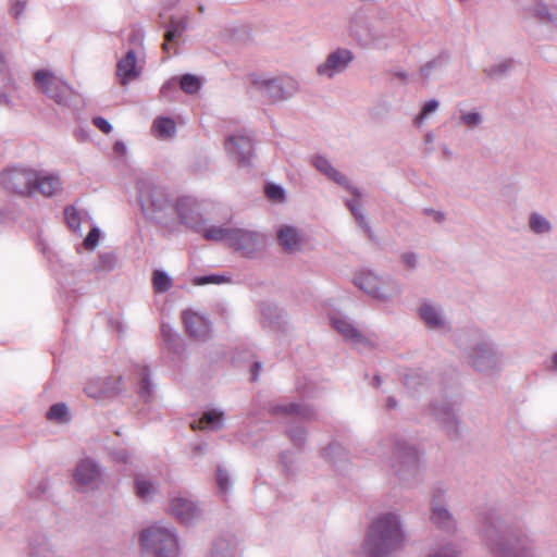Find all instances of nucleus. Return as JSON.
<instances>
[{
	"label": "nucleus",
	"mask_w": 557,
	"mask_h": 557,
	"mask_svg": "<svg viewBox=\"0 0 557 557\" xmlns=\"http://www.w3.org/2000/svg\"><path fill=\"white\" fill-rule=\"evenodd\" d=\"M259 368H260V364H259V363H256V364H255V369H253V371H252V380H256V379H257Z\"/></svg>",
	"instance_id": "45"
},
{
	"label": "nucleus",
	"mask_w": 557,
	"mask_h": 557,
	"mask_svg": "<svg viewBox=\"0 0 557 557\" xmlns=\"http://www.w3.org/2000/svg\"><path fill=\"white\" fill-rule=\"evenodd\" d=\"M473 363H474V366H475L476 368H479L480 370H481V369H483V367L481 366V363H480L478 360H474V361H473Z\"/></svg>",
	"instance_id": "48"
},
{
	"label": "nucleus",
	"mask_w": 557,
	"mask_h": 557,
	"mask_svg": "<svg viewBox=\"0 0 557 557\" xmlns=\"http://www.w3.org/2000/svg\"><path fill=\"white\" fill-rule=\"evenodd\" d=\"M152 284L154 290L158 293H164L172 287V281L170 277L159 270L153 272Z\"/></svg>",
	"instance_id": "23"
},
{
	"label": "nucleus",
	"mask_w": 557,
	"mask_h": 557,
	"mask_svg": "<svg viewBox=\"0 0 557 557\" xmlns=\"http://www.w3.org/2000/svg\"><path fill=\"white\" fill-rule=\"evenodd\" d=\"M152 131L161 138L171 137L175 133V123L169 117H159L153 122Z\"/></svg>",
	"instance_id": "21"
},
{
	"label": "nucleus",
	"mask_w": 557,
	"mask_h": 557,
	"mask_svg": "<svg viewBox=\"0 0 557 557\" xmlns=\"http://www.w3.org/2000/svg\"><path fill=\"white\" fill-rule=\"evenodd\" d=\"M351 60L352 54L349 50H337L329 55L324 64L318 67V72L321 75L332 77L334 73L344 70Z\"/></svg>",
	"instance_id": "8"
},
{
	"label": "nucleus",
	"mask_w": 557,
	"mask_h": 557,
	"mask_svg": "<svg viewBox=\"0 0 557 557\" xmlns=\"http://www.w3.org/2000/svg\"><path fill=\"white\" fill-rule=\"evenodd\" d=\"M222 413L215 410L207 411L203 413L202 418L199 420L200 429H211L216 430L221 425Z\"/></svg>",
	"instance_id": "22"
},
{
	"label": "nucleus",
	"mask_w": 557,
	"mask_h": 557,
	"mask_svg": "<svg viewBox=\"0 0 557 557\" xmlns=\"http://www.w3.org/2000/svg\"><path fill=\"white\" fill-rule=\"evenodd\" d=\"M497 554L499 555V557H507L505 553L502 552V549H497Z\"/></svg>",
	"instance_id": "49"
},
{
	"label": "nucleus",
	"mask_w": 557,
	"mask_h": 557,
	"mask_svg": "<svg viewBox=\"0 0 557 557\" xmlns=\"http://www.w3.org/2000/svg\"><path fill=\"white\" fill-rule=\"evenodd\" d=\"M530 226L535 233H544L549 231L548 221L537 214H533L531 216Z\"/></svg>",
	"instance_id": "29"
},
{
	"label": "nucleus",
	"mask_w": 557,
	"mask_h": 557,
	"mask_svg": "<svg viewBox=\"0 0 557 557\" xmlns=\"http://www.w3.org/2000/svg\"><path fill=\"white\" fill-rule=\"evenodd\" d=\"M200 84L199 77L191 74L183 75L180 81L181 88L186 94H196L200 88Z\"/></svg>",
	"instance_id": "25"
},
{
	"label": "nucleus",
	"mask_w": 557,
	"mask_h": 557,
	"mask_svg": "<svg viewBox=\"0 0 557 557\" xmlns=\"http://www.w3.org/2000/svg\"><path fill=\"white\" fill-rule=\"evenodd\" d=\"M553 366L557 369V352L553 356Z\"/></svg>",
	"instance_id": "46"
},
{
	"label": "nucleus",
	"mask_w": 557,
	"mask_h": 557,
	"mask_svg": "<svg viewBox=\"0 0 557 557\" xmlns=\"http://www.w3.org/2000/svg\"><path fill=\"white\" fill-rule=\"evenodd\" d=\"M24 7L25 4H22L20 2H17L13 8H12V14L17 17L18 15L22 14L23 10H24Z\"/></svg>",
	"instance_id": "42"
},
{
	"label": "nucleus",
	"mask_w": 557,
	"mask_h": 557,
	"mask_svg": "<svg viewBox=\"0 0 557 557\" xmlns=\"http://www.w3.org/2000/svg\"><path fill=\"white\" fill-rule=\"evenodd\" d=\"M264 244V237L258 233L234 228L230 237V247L240 251L244 256L250 257Z\"/></svg>",
	"instance_id": "5"
},
{
	"label": "nucleus",
	"mask_w": 557,
	"mask_h": 557,
	"mask_svg": "<svg viewBox=\"0 0 557 557\" xmlns=\"http://www.w3.org/2000/svg\"><path fill=\"white\" fill-rule=\"evenodd\" d=\"M347 206L351 210L352 214L355 215V218L359 222V224H364V216L362 214L358 213V208H357L355 201L354 202L349 201L347 203Z\"/></svg>",
	"instance_id": "40"
},
{
	"label": "nucleus",
	"mask_w": 557,
	"mask_h": 557,
	"mask_svg": "<svg viewBox=\"0 0 557 557\" xmlns=\"http://www.w3.org/2000/svg\"><path fill=\"white\" fill-rule=\"evenodd\" d=\"M332 324L345 338L357 343H361L363 341L360 332L345 319L333 318Z\"/></svg>",
	"instance_id": "19"
},
{
	"label": "nucleus",
	"mask_w": 557,
	"mask_h": 557,
	"mask_svg": "<svg viewBox=\"0 0 557 557\" xmlns=\"http://www.w3.org/2000/svg\"><path fill=\"white\" fill-rule=\"evenodd\" d=\"M226 280L223 276L219 275H208V276H199L196 277L194 283L196 285H205V284H220L224 283Z\"/></svg>",
	"instance_id": "35"
},
{
	"label": "nucleus",
	"mask_w": 557,
	"mask_h": 557,
	"mask_svg": "<svg viewBox=\"0 0 557 557\" xmlns=\"http://www.w3.org/2000/svg\"><path fill=\"white\" fill-rule=\"evenodd\" d=\"M64 214L67 225L74 231L78 230L82 222L79 212L74 207H67Z\"/></svg>",
	"instance_id": "28"
},
{
	"label": "nucleus",
	"mask_w": 557,
	"mask_h": 557,
	"mask_svg": "<svg viewBox=\"0 0 557 557\" xmlns=\"http://www.w3.org/2000/svg\"><path fill=\"white\" fill-rule=\"evenodd\" d=\"M172 512L182 522H189L196 517L198 510L196 506L186 498L172 499Z\"/></svg>",
	"instance_id": "15"
},
{
	"label": "nucleus",
	"mask_w": 557,
	"mask_h": 557,
	"mask_svg": "<svg viewBox=\"0 0 557 557\" xmlns=\"http://www.w3.org/2000/svg\"><path fill=\"white\" fill-rule=\"evenodd\" d=\"M435 219H436L437 221H440V220H442V215H441L440 213H436Z\"/></svg>",
	"instance_id": "51"
},
{
	"label": "nucleus",
	"mask_w": 557,
	"mask_h": 557,
	"mask_svg": "<svg viewBox=\"0 0 557 557\" xmlns=\"http://www.w3.org/2000/svg\"><path fill=\"white\" fill-rule=\"evenodd\" d=\"M183 321L187 333L195 338H205L209 333V324L198 313L187 310L183 312Z\"/></svg>",
	"instance_id": "9"
},
{
	"label": "nucleus",
	"mask_w": 557,
	"mask_h": 557,
	"mask_svg": "<svg viewBox=\"0 0 557 557\" xmlns=\"http://www.w3.org/2000/svg\"><path fill=\"white\" fill-rule=\"evenodd\" d=\"M265 195L273 201H282L284 198V191L280 186L268 184L265 186Z\"/></svg>",
	"instance_id": "31"
},
{
	"label": "nucleus",
	"mask_w": 557,
	"mask_h": 557,
	"mask_svg": "<svg viewBox=\"0 0 557 557\" xmlns=\"http://www.w3.org/2000/svg\"><path fill=\"white\" fill-rule=\"evenodd\" d=\"M467 125L473 126L480 122V116L476 113H468L462 116Z\"/></svg>",
	"instance_id": "39"
},
{
	"label": "nucleus",
	"mask_w": 557,
	"mask_h": 557,
	"mask_svg": "<svg viewBox=\"0 0 557 557\" xmlns=\"http://www.w3.org/2000/svg\"><path fill=\"white\" fill-rule=\"evenodd\" d=\"M438 107V102L435 100H431L426 102L421 111V113L416 117L414 122L417 125H420L424 117H426L431 112H434Z\"/></svg>",
	"instance_id": "33"
},
{
	"label": "nucleus",
	"mask_w": 557,
	"mask_h": 557,
	"mask_svg": "<svg viewBox=\"0 0 557 557\" xmlns=\"http://www.w3.org/2000/svg\"><path fill=\"white\" fill-rule=\"evenodd\" d=\"M37 178V171L23 166H13L0 173V184L10 194L27 197Z\"/></svg>",
	"instance_id": "3"
},
{
	"label": "nucleus",
	"mask_w": 557,
	"mask_h": 557,
	"mask_svg": "<svg viewBox=\"0 0 557 557\" xmlns=\"http://www.w3.org/2000/svg\"><path fill=\"white\" fill-rule=\"evenodd\" d=\"M429 67H430V64H428L426 66L422 67L421 72H422L423 75L426 76V71L429 70Z\"/></svg>",
	"instance_id": "47"
},
{
	"label": "nucleus",
	"mask_w": 557,
	"mask_h": 557,
	"mask_svg": "<svg viewBox=\"0 0 557 557\" xmlns=\"http://www.w3.org/2000/svg\"><path fill=\"white\" fill-rule=\"evenodd\" d=\"M230 153L238 158L240 164L248 161L251 156L252 145L247 136H232L225 143Z\"/></svg>",
	"instance_id": "10"
},
{
	"label": "nucleus",
	"mask_w": 557,
	"mask_h": 557,
	"mask_svg": "<svg viewBox=\"0 0 557 557\" xmlns=\"http://www.w3.org/2000/svg\"><path fill=\"white\" fill-rule=\"evenodd\" d=\"M314 166L322 173H324L327 177L335 181L339 185H346L348 183L345 175L339 173L335 168L332 166V164L329 162L327 159L323 157H317L313 161Z\"/></svg>",
	"instance_id": "18"
},
{
	"label": "nucleus",
	"mask_w": 557,
	"mask_h": 557,
	"mask_svg": "<svg viewBox=\"0 0 557 557\" xmlns=\"http://www.w3.org/2000/svg\"><path fill=\"white\" fill-rule=\"evenodd\" d=\"M216 481H218L220 490L222 492H225L227 490V485H228L227 473L224 472L223 470L219 469L218 474H216Z\"/></svg>",
	"instance_id": "38"
},
{
	"label": "nucleus",
	"mask_w": 557,
	"mask_h": 557,
	"mask_svg": "<svg viewBox=\"0 0 557 557\" xmlns=\"http://www.w3.org/2000/svg\"><path fill=\"white\" fill-rule=\"evenodd\" d=\"M98 242H99V231H98V228L94 227L87 234V236L84 240V246L86 249H94L97 246Z\"/></svg>",
	"instance_id": "34"
},
{
	"label": "nucleus",
	"mask_w": 557,
	"mask_h": 557,
	"mask_svg": "<svg viewBox=\"0 0 557 557\" xmlns=\"http://www.w3.org/2000/svg\"><path fill=\"white\" fill-rule=\"evenodd\" d=\"M431 519L434 523L441 525L442 523L450 520V515L445 508L434 507Z\"/></svg>",
	"instance_id": "30"
},
{
	"label": "nucleus",
	"mask_w": 557,
	"mask_h": 557,
	"mask_svg": "<svg viewBox=\"0 0 557 557\" xmlns=\"http://www.w3.org/2000/svg\"><path fill=\"white\" fill-rule=\"evenodd\" d=\"M356 284L359 288L376 298L385 297V294L381 292L380 280L372 273H362L356 277Z\"/></svg>",
	"instance_id": "16"
},
{
	"label": "nucleus",
	"mask_w": 557,
	"mask_h": 557,
	"mask_svg": "<svg viewBox=\"0 0 557 557\" xmlns=\"http://www.w3.org/2000/svg\"><path fill=\"white\" fill-rule=\"evenodd\" d=\"M429 557H457V555L453 549L446 548L444 553L433 554L430 555Z\"/></svg>",
	"instance_id": "41"
},
{
	"label": "nucleus",
	"mask_w": 557,
	"mask_h": 557,
	"mask_svg": "<svg viewBox=\"0 0 557 557\" xmlns=\"http://www.w3.org/2000/svg\"><path fill=\"white\" fill-rule=\"evenodd\" d=\"M137 60L134 51H128L126 55L117 62L116 74L122 85H126L139 75L136 66Z\"/></svg>",
	"instance_id": "12"
},
{
	"label": "nucleus",
	"mask_w": 557,
	"mask_h": 557,
	"mask_svg": "<svg viewBox=\"0 0 557 557\" xmlns=\"http://www.w3.org/2000/svg\"><path fill=\"white\" fill-rule=\"evenodd\" d=\"M139 201L146 212L163 211L171 207L165 191L157 186L144 185L139 191Z\"/></svg>",
	"instance_id": "6"
},
{
	"label": "nucleus",
	"mask_w": 557,
	"mask_h": 557,
	"mask_svg": "<svg viewBox=\"0 0 557 557\" xmlns=\"http://www.w3.org/2000/svg\"><path fill=\"white\" fill-rule=\"evenodd\" d=\"M61 188L60 178L52 174H41L37 172V178L32 189V194L39 193L46 197L53 196Z\"/></svg>",
	"instance_id": "13"
},
{
	"label": "nucleus",
	"mask_w": 557,
	"mask_h": 557,
	"mask_svg": "<svg viewBox=\"0 0 557 557\" xmlns=\"http://www.w3.org/2000/svg\"><path fill=\"white\" fill-rule=\"evenodd\" d=\"M234 228L211 226L203 231V237L208 240L226 242L230 245V237H232Z\"/></svg>",
	"instance_id": "20"
},
{
	"label": "nucleus",
	"mask_w": 557,
	"mask_h": 557,
	"mask_svg": "<svg viewBox=\"0 0 557 557\" xmlns=\"http://www.w3.org/2000/svg\"><path fill=\"white\" fill-rule=\"evenodd\" d=\"M258 88L269 100H281L292 94L296 88L292 78L255 81Z\"/></svg>",
	"instance_id": "7"
},
{
	"label": "nucleus",
	"mask_w": 557,
	"mask_h": 557,
	"mask_svg": "<svg viewBox=\"0 0 557 557\" xmlns=\"http://www.w3.org/2000/svg\"><path fill=\"white\" fill-rule=\"evenodd\" d=\"M154 492L156 488L151 482L143 476L136 479V494L138 497L147 500Z\"/></svg>",
	"instance_id": "24"
},
{
	"label": "nucleus",
	"mask_w": 557,
	"mask_h": 557,
	"mask_svg": "<svg viewBox=\"0 0 557 557\" xmlns=\"http://www.w3.org/2000/svg\"><path fill=\"white\" fill-rule=\"evenodd\" d=\"M141 380H143V388L144 389H147V385H148V382H147V374H146V369L144 370L143 374H141Z\"/></svg>",
	"instance_id": "44"
},
{
	"label": "nucleus",
	"mask_w": 557,
	"mask_h": 557,
	"mask_svg": "<svg viewBox=\"0 0 557 557\" xmlns=\"http://www.w3.org/2000/svg\"><path fill=\"white\" fill-rule=\"evenodd\" d=\"M35 81L39 88L58 103H64L71 94L69 86L49 71H37Z\"/></svg>",
	"instance_id": "4"
},
{
	"label": "nucleus",
	"mask_w": 557,
	"mask_h": 557,
	"mask_svg": "<svg viewBox=\"0 0 557 557\" xmlns=\"http://www.w3.org/2000/svg\"><path fill=\"white\" fill-rule=\"evenodd\" d=\"M74 478L79 486H91L98 480L99 471L92 461L85 459L77 465Z\"/></svg>",
	"instance_id": "11"
},
{
	"label": "nucleus",
	"mask_w": 557,
	"mask_h": 557,
	"mask_svg": "<svg viewBox=\"0 0 557 557\" xmlns=\"http://www.w3.org/2000/svg\"><path fill=\"white\" fill-rule=\"evenodd\" d=\"M394 406H395V403H394L392 399H389V400H388V407H391V408H392V407H394Z\"/></svg>",
	"instance_id": "50"
},
{
	"label": "nucleus",
	"mask_w": 557,
	"mask_h": 557,
	"mask_svg": "<svg viewBox=\"0 0 557 557\" xmlns=\"http://www.w3.org/2000/svg\"><path fill=\"white\" fill-rule=\"evenodd\" d=\"M404 261L407 263V265L409 268H413L414 267V256L413 255H405L404 256Z\"/></svg>",
	"instance_id": "43"
},
{
	"label": "nucleus",
	"mask_w": 557,
	"mask_h": 557,
	"mask_svg": "<svg viewBox=\"0 0 557 557\" xmlns=\"http://www.w3.org/2000/svg\"><path fill=\"white\" fill-rule=\"evenodd\" d=\"M420 313L421 318L428 325L434 327L441 324L440 315L433 307L424 305L421 307Z\"/></svg>",
	"instance_id": "26"
},
{
	"label": "nucleus",
	"mask_w": 557,
	"mask_h": 557,
	"mask_svg": "<svg viewBox=\"0 0 557 557\" xmlns=\"http://www.w3.org/2000/svg\"><path fill=\"white\" fill-rule=\"evenodd\" d=\"M189 207V200L180 199L175 202L174 210L183 221L187 220L186 208Z\"/></svg>",
	"instance_id": "36"
},
{
	"label": "nucleus",
	"mask_w": 557,
	"mask_h": 557,
	"mask_svg": "<svg viewBox=\"0 0 557 557\" xmlns=\"http://www.w3.org/2000/svg\"><path fill=\"white\" fill-rule=\"evenodd\" d=\"M67 411V407L64 404L52 405L47 412V419L58 422L66 421Z\"/></svg>",
	"instance_id": "27"
},
{
	"label": "nucleus",
	"mask_w": 557,
	"mask_h": 557,
	"mask_svg": "<svg viewBox=\"0 0 557 557\" xmlns=\"http://www.w3.org/2000/svg\"><path fill=\"white\" fill-rule=\"evenodd\" d=\"M94 125L102 133L109 134L112 131L111 124L103 117L97 116L92 120Z\"/></svg>",
	"instance_id": "37"
},
{
	"label": "nucleus",
	"mask_w": 557,
	"mask_h": 557,
	"mask_svg": "<svg viewBox=\"0 0 557 557\" xmlns=\"http://www.w3.org/2000/svg\"><path fill=\"white\" fill-rule=\"evenodd\" d=\"M186 29V22L184 20H171L164 35V42L162 49L164 52L170 53L171 44L182 36Z\"/></svg>",
	"instance_id": "17"
},
{
	"label": "nucleus",
	"mask_w": 557,
	"mask_h": 557,
	"mask_svg": "<svg viewBox=\"0 0 557 557\" xmlns=\"http://www.w3.org/2000/svg\"><path fill=\"white\" fill-rule=\"evenodd\" d=\"M277 240L285 250L295 251L299 249L302 236L295 227L283 226L277 233Z\"/></svg>",
	"instance_id": "14"
},
{
	"label": "nucleus",
	"mask_w": 557,
	"mask_h": 557,
	"mask_svg": "<svg viewBox=\"0 0 557 557\" xmlns=\"http://www.w3.org/2000/svg\"><path fill=\"white\" fill-rule=\"evenodd\" d=\"M403 540L397 518L387 513L372 523L363 549L367 557H385L399 548Z\"/></svg>",
	"instance_id": "1"
},
{
	"label": "nucleus",
	"mask_w": 557,
	"mask_h": 557,
	"mask_svg": "<svg viewBox=\"0 0 557 557\" xmlns=\"http://www.w3.org/2000/svg\"><path fill=\"white\" fill-rule=\"evenodd\" d=\"M97 384V382H90L85 387L86 394L91 398H102L109 393L108 389L98 388Z\"/></svg>",
	"instance_id": "32"
},
{
	"label": "nucleus",
	"mask_w": 557,
	"mask_h": 557,
	"mask_svg": "<svg viewBox=\"0 0 557 557\" xmlns=\"http://www.w3.org/2000/svg\"><path fill=\"white\" fill-rule=\"evenodd\" d=\"M141 545L156 557H175L177 543L174 534L159 525L145 530L141 534Z\"/></svg>",
	"instance_id": "2"
}]
</instances>
